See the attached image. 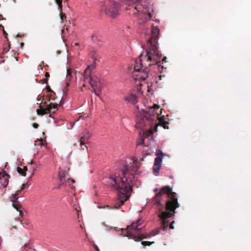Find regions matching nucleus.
Here are the masks:
<instances>
[{
  "label": "nucleus",
  "instance_id": "7ed1b4c3",
  "mask_svg": "<svg viewBox=\"0 0 251 251\" xmlns=\"http://www.w3.org/2000/svg\"><path fill=\"white\" fill-rule=\"evenodd\" d=\"M136 1L137 0H105L101 11L104 12L107 16L114 18L119 14L122 5H128V10L133 14H138L139 16L146 14V11H140L138 5H133ZM126 9L128 8H126Z\"/></svg>",
  "mask_w": 251,
  "mask_h": 251
},
{
  "label": "nucleus",
  "instance_id": "c9c22d12",
  "mask_svg": "<svg viewBox=\"0 0 251 251\" xmlns=\"http://www.w3.org/2000/svg\"><path fill=\"white\" fill-rule=\"evenodd\" d=\"M50 74L48 72H46L45 74V77L46 78L48 79V78L50 77Z\"/></svg>",
  "mask_w": 251,
  "mask_h": 251
},
{
  "label": "nucleus",
  "instance_id": "6e6552de",
  "mask_svg": "<svg viewBox=\"0 0 251 251\" xmlns=\"http://www.w3.org/2000/svg\"><path fill=\"white\" fill-rule=\"evenodd\" d=\"M9 177L10 176L5 171L0 173V183L4 188L8 185Z\"/></svg>",
  "mask_w": 251,
  "mask_h": 251
},
{
  "label": "nucleus",
  "instance_id": "ea45409f",
  "mask_svg": "<svg viewBox=\"0 0 251 251\" xmlns=\"http://www.w3.org/2000/svg\"><path fill=\"white\" fill-rule=\"evenodd\" d=\"M43 80H44V82L45 83L48 84V79H47V78H45V79H44Z\"/></svg>",
  "mask_w": 251,
  "mask_h": 251
},
{
  "label": "nucleus",
  "instance_id": "c03bdc74",
  "mask_svg": "<svg viewBox=\"0 0 251 251\" xmlns=\"http://www.w3.org/2000/svg\"><path fill=\"white\" fill-rule=\"evenodd\" d=\"M24 171H25V172L26 173V171L27 170V168L26 167H24V169H23Z\"/></svg>",
  "mask_w": 251,
  "mask_h": 251
},
{
  "label": "nucleus",
  "instance_id": "20e7f679",
  "mask_svg": "<svg viewBox=\"0 0 251 251\" xmlns=\"http://www.w3.org/2000/svg\"><path fill=\"white\" fill-rule=\"evenodd\" d=\"M159 34V29L157 27L152 26L151 28V37L148 42L150 46V49L147 52L144 57L147 61L150 62L149 66L151 67L153 65L157 66L158 67L160 63L161 54L159 53L155 43H157V38Z\"/></svg>",
  "mask_w": 251,
  "mask_h": 251
},
{
  "label": "nucleus",
  "instance_id": "a878e982",
  "mask_svg": "<svg viewBox=\"0 0 251 251\" xmlns=\"http://www.w3.org/2000/svg\"><path fill=\"white\" fill-rule=\"evenodd\" d=\"M49 97V100H54L56 98L55 93L54 92H52V93L50 94Z\"/></svg>",
  "mask_w": 251,
  "mask_h": 251
},
{
  "label": "nucleus",
  "instance_id": "f8f14e48",
  "mask_svg": "<svg viewBox=\"0 0 251 251\" xmlns=\"http://www.w3.org/2000/svg\"><path fill=\"white\" fill-rule=\"evenodd\" d=\"M142 222V219H138L135 222H133L131 225L127 226V228L129 229L139 231L141 228H139V226L141 225Z\"/></svg>",
  "mask_w": 251,
  "mask_h": 251
},
{
  "label": "nucleus",
  "instance_id": "5fc2aeb1",
  "mask_svg": "<svg viewBox=\"0 0 251 251\" xmlns=\"http://www.w3.org/2000/svg\"><path fill=\"white\" fill-rule=\"evenodd\" d=\"M1 58V56H0V58Z\"/></svg>",
  "mask_w": 251,
  "mask_h": 251
},
{
  "label": "nucleus",
  "instance_id": "09e8293b",
  "mask_svg": "<svg viewBox=\"0 0 251 251\" xmlns=\"http://www.w3.org/2000/svg\"><path fill=\"white\" fill-rule=\"evenodd\" d=\"M0 27H2V29L4 28V27L3 26V25H0Z\"/></svg>",
  "mask_w": 251,
  "mask_h": 251
},
{
  "label": "nucleus",
  "instance_id": "603ef678",
  "mask_svg": "<svg viewBox=\"0 0 251 251\" xmlns=\"http://www.w3.org/2000/svg\"><path fill=\"white\" fill-rule=\"evenodd\" d=\"M166 59V57H164L163 59V61H164Z\"/></svg>",
  "mask_w": 251,
  "mask_h": 251
},
{
  "label": "nucleus",
  "instance_id": "cd10ccee",
  "mask_svg": "<svg viewBox=\"0 0 251 251\" xmlns=\"http://www.w3.org/2000/svg\"><path fill=\"white\" fill-rule=\"evenodd\" d=\"M154 242H149V241H142L141 244L144 246H151V244H153Z\"/></svg>",
  "mask_w": 251,
  "mask_h": 251
},
{
  "label": "nucleus",
  "instance_id": "a211bd4d",
  "mask_svg": "<svg viewBox=\"0 0 251 251\" xmlns=\"http://www.w3.org/2000/svg\"><path fill=\"white\" fill-rule=\"evenodd\" d=\"M169 124V123L165 121L163 119H159V122L157 124H155V126L154 127V130L155 131H157V126H162L165 129H168V125Z\"/></svg>",
  "mask_w": 251,
  "mask_h": 251
},
{
  "label": "nucleus",
  "instance_id": "ddd939ff",
  "mask_svg": "<svg viewBox=\"0 0 251 251\" xmlns=\"http://www.w3.org/2000/svg\"><path fill=\"white\" fill-rule=\"evenodd\" d=\"M141 57H143L142 54H141L139 56V58L136 59L134 61L135 65L134 67V71L137 73L140 72V71L142 70V64L141 63L142 60L140 58Z\"/></svg>",
  "mask_w": 251,
  "mask_h": 251
},
{
  "label": "nucleus",
  "instance_id": "f257e3e1",
  "mask_svg": "<svg viewBox=\"0 0 251 251\" xmlns=\"http://www.w3.org/2000/svg\"><path fill=\"white\" fill-rule=\"evenodd\" d=\"M130 160L132 162L124 165L122 172V176L112 175L105 178L107 185L118 192V201L112 209H119L130 197L133 180L134 179L133 174L138 171L140 165V163H138L135 158H132Z\"/></svg>",
  "mask_w": 251,
  "mask_h": 251
},
{
  "label": "nucleus",
  "instance_id": "4be33fe9",
  "mask_svg": "<svg viewBox=\"0 0 251 251\" xmlns=\"http://www.w3.org/2000/svg\"><path fill=\"white\" fill-rule=\"evenodd\" d=\"M153 134V131L151 129H150L149 130L143 132V135H142L145 139L147 137H149L150 136H151Z\"/></svg>",
  "mask_w": 251,
  "mask_h": 251
},
{
  "label": "nucleus",
  "instance_id": "2eb2a0df",
  "mask_svg": "<svg viewBox=\"0 0 251 251\" xmlns=\"http://www.w3.org/2000/svg\"><path fill=\"white\" fill-rule=\"evenodd\" d=\"M13 203L12 206L20 213V215L22 216L23 215V212L21 210L22 208L21 204L18 201V198L15 199H12V200Z\"/></svg>",
  "mask_w": 251,
  "mask_h": 251
},
{
  "label": "nucleus",
  "instance_id": "0eeeda50",
  "mask_svg": "<svg viewBox=\"0 0 251 251\" xmlns=\"http://www.w3.org/2000/svg\"><path fill=\"white\" fill-rule=\"evenodd\" d=\"M157 157L155 158L154 163L153 167V172L155 175L158 174L161 167L163 152L161 150L157 151L156 152Z\"/></svg>",
  "mask_w": 251,
  "mask_h": 251
},
{
  "label": "nucleus",
  "instance_id": "4c0bfd02",
  "mask_svg": "<svg viewBox=\"0 0 251 251\" xmlns=\"http://www.w3.org/2000/svg\"><path fill=\"white\" fill-rule=\"evenodd\" d=\"M94 248L96 251H100L98 247L96 245H94Z\"/></svg>",
  "mask_w": 251,
  "mask_h": 251
},
{
  "label": "nucleus",
  "instance_id": "7c9ffc66",
  "mask_svg": "<svg viewBox=\"0 0 251 251\" xmlns=\"http://www.w3.org/2000/svg\"><path fill=\"white\" fill-rule=\"evenodd\" d=\"M72 182V183H74L75 182V180L74 179H70V178H68L67 180V181H66V183H68L69 184H70V182Z\"/></svg>",
  "mask_w": 251,
  "mask_h": 251
},
{
  "label": "nucleus",
  "instance_id": "5701e85b",
  "mask_svg": "<svg viewBox=\"0 0 251 251\" xmlns=\"http://www.w3.org/2000/svg\"><path fill=\"white\" fill-rule=\"evenodd\" d=\"M145 138L142 136H141L140 138L138 140L137 142V146H143L144 143Z\"/></svg>",
  "mask_w": 251,
  "mask_h": 251
},
{
  "label": "nucleus",
  "instance_id": "49530a36",
  "mask_svg": "<svg viewBox=\"0 0 251 251\" xmlns=\"http://www.w3.org/2000/svg\"><path fill=\"white\" fill-rule=\"evenodd\" d=\"M84 149H87V147H86V145H84V148H82V149H83V150H84Z\"/></svg>",
  "mask_w": 251,
  "mask_h": 251
},
{
  "label": "nucleus",
  "instance_id": "f704fd0d",
  "mask_svg": "<svg viewBox=\"0 0 251 251\" xmlns=\"http://www.w3.org/2000/svg\"><path fill=\"white\" fill-rule=\"evenodd\" d=\"M3 30V34L5 38H7V33L6 32V31L4 30V28L2 29Z\"/></svg>",
  "mask_w": 251,
  "mask_h": 251
},
{
  "label": "nucleus",
  "instance_id": "4468645a",
  "mask_svg": "<svg viewBox=\"0 0 251 251\" xmlns=\"http://www.w3.org/2000/svg\"><path fill=\"white\" fill-rule=\"evenodd\" d=\"M103 88V83L100 80L99 82L96 85H94V87H93L92 88L93 89L94 93L96 94V95L99 96Z\"/></svg>",
  "mask_w": 251,
  "mask_h": 251
},
{
  "label": "nucleus",
  "instance_id": "dca6fc26",
  "mask_svg": "<svg viewBox=\"0 0 251 251\" xmlns=\"http://www.w3.org/2000/svg\"><path fill=\"white\" fill-rule=\"evenodd\" d=\"M56 4L58 5V9L60 11V17L62 22H63L66 19V16L65 13L62 12V0H55Z\"/></svg>",
  "mask_w": 251,
  "mask_h": 251
},
{
  "label": "nucleus",
  "instance_id": "8fccbe9b",
  "mask_svg": "<svg viewBox=\"0 0 251 251\" xmlns=\"http://www.w3.org/2000/svg\"><path fill=\"white\" fill-rule=\"evenodd\" d=\"M75 46H78V43H75Z\"/></svg>",
  "mask_w": 251,
  "mask_h": 251
},
{
  "label": "nucleus",
  "instance_id": "bb28decb",
  "mask_svg": "<svg viewBox=\"0 0 251 251\" xmlns=\"http://www.w3.org/2000/svg\"><path fill=\"white\" fill-rule=\"evenodd\" d=\"M63 173H62V175L61 174V173L60 172L59 173V179H60V181L61 183V184H63L64 183V182L65 181V178H64V176H63Z\"/></svg>",
  "mask_w": 251,
  "mask_h": 251
},
{
  "label": "nucleus",
  "instance_id": "f3484780",
  "mask_svg": "<svg viewBox=\"0 0 251 251\" xmlns=\"http://www.w3.org/2000/svg\"><path fill=\"white\" fill-rule=\"evenodd\" d=\"M159 233V230L158 229H156L155 230H153L150 233H147V234H140L139 235V237H138L139 239L138 240L141 241L144 238H147L151 236H153L155 235L158 234Z\"/></svg>",
  "mask_w": 251,
  "mask_h": 251
},
{
  "label": "nucleus",
  "instance_id": "de8ad7c7",
  "mask_svg": "<svg viewBox=\"0 0 251 251\" xmlns=\"http://www.w3.org/2000/svg\"><path fill=\"white\" fill-rule=\"evenodd\" d=\"M42 140H40V141H39V144H41H41H42Z\"/></svg>",
  "mask_w": 251,
  "mask_h": 251
},
{
  "label": "nucleus",
  "instance_id": "393cba45",
  "mask_svg": "<svg viewBox=\"0 0 251 251\" xmlns=\"http://www.w3.org/2000/svg\"><path fill=\"white\" fill-rule=\"evenodd\" d=\"M17 171L19 173V174L22 175L23 176H26V173L25 172V171H24L21 168L18 167L17 168Z\"/></svg>",
  "mask_w": 251,
  "mask_h": 251
},
{
  "label": "nucleus",
  "instance_id": "2f4dec72",
  "mask_svg": "<svg viewBox=\"0 0 251 251\" xmlns=\"http://www.w3.org/2000/svg\"><path fill=\"white\" fill-rule=\"evenodd\" d=\"M9 49H7L6 48H3L2 53H6L8 50Z\"/></svg>",
  "mask_w": 251,
  "mask_h": 251
},
{
  "label": "nucleus",
  "instance_id": "72a5a7b5",
  "mask_svg": "<svg viewBox=\"0 0 251 251\" xmlns=\"http://www.w3.org/2000/svg\"><path fill=\"white\" fill-rule=\"evenodd\" d=\"M38 126H39V125H38V124H37V123H34V124H33V127L34 128H37L38 127Z\"/></svg>",
  "mask_w": 251,
  "mask_h": 251
},
{
  "label": "nucleus",
  "instance_id": "412c9836",
  "mask_svg": "<svg viewBox=\"0 0 251 251\" xmlns=\"http://www.w3.org/2000/svg\"><path fill=\"white\" fill-rule=\"evenodd\" d=\"M100 80L96 76L91 77L89 80V83L92 87V88L94 87V85H96Z\"/></svg>",
  "mask_w": 251,
  "mask_h": 251
},
{
  "label": "nucleus",
  "instance_id": "c756f323",
  "mask_svg": "<svg viewBox=\"0 0 251 251\" xmlns=\"http://www.w3.org/2000/svg\"><path fill=\"white\" fill-rule=\"evenodd\" d=\"M46 89H47V92H50V93L53 92V91L51 90V89H50V88L49 86H46Z\"/></svg>",
  "mask_w": 251,
  "mask_h": 251
},
{
  "label": "nucleus",
  "instance_id": "c85d7f7f",
  "mask_svg": "<svg viewBox=\"0 0 251 251\" xmlns=\"http://www.w3.org/2000/svg\"><path fill=\"white\" fill-rule=\"evenodd\" d=\"M91 39L93 42L95 43L98 41V36L96 35H92L91 36Z\"/></svg>",
  "mask_w": 251,
  "mask_h": 251
},
{
  "label": "nucleus",
  "instance_id": "423d86ee",
  "mask_svg": "<svg viewBox=\"0 0 251 251\" xmlns=\"http://www.w3.org/2000/svg\"><path fill=\"white\" fill-rule=\"evenodd\" d=\"M43 103L45 107H44L40 103V108L36 110L37 114L38 115L43 116L49 113L50 114V117H51L52 114L55 113L58 110V104L57 103L50 102L48 104L47 101H45ZM59 105H62L61 101H60Z\"/></svg>",
  "mask_w": 251,
  "mask_h": 251
},
{
  "label": "nucleus",
  "instance_id": "b1692460",
  "mask_svg": "<svg viewBox=\"0 0 251 251\" xmlns=\"http://www.w3.org/2000/svg\"><path fill=\"white\" fill-rule=\"evenodd\" d=\"M22 191V190L21 189H20L17 191L15 194H12V199H15L16 198H18L17 196L21 195Z\"/></svg>",
  "mask_w": 251,
  "mask_h": 251
},
{
  "label": "nucleus",
  "instance_id": "58836bf2",
  "mask_svg": "<svg viewBox=\"0 0 251 251\" xmlns=\"http://www.w3.org/2000/svg\"><path fill=\"white\" fill-rule=\"evenodd\" d=\"M26 184H23L20 189L22 190H24Z\"/></svg>",
  "mask_w": 251,
  "mask_h": 251
},
{
  "label": "nucleus",
  "instance_id": "1a4fd4ad",
  "mask_svg": "<svg viewBox=\"0 0 251 251\" xmlns=\"http://www.w3.org/2000/svg\"><path fill=\"white\" fill-rule=\"evenodd\" d=\"M91 137V134L88 130H85L83 132V135L80 139V146L82 147L88 143L89 139Z\"/></svg>",
  "mask_w": 251,
  "mask_h": 251
},
{
  "label": "nucleus",
  "instance_id": "9b49d317",
  "mask_svg": "<svg viewBox=\"0 0 251 251\" xmlns=\"http://www.w3.org/2000/svg\"><path fill=\"white\" fill-rule=\"evenodd\" d=\"M95 65L94 64L87 66L85 69L83 74V76L85 79H89V80H90V78L91 77L94 76L92 75V71L95 69Z\"/></svg>",
  "mask_w": 251,
  "mask_h": 251
},
{
  "label": "nucleus",
  "instance_id": "6ab92c4d",
  "mask_svg": "<svg viewBox=\"0 0 251 251\" xmlns=\"http://www.w3.org/2000/svg\"><path fill=\"white\" fill-rule=\"evenodd\" d=\"M125 100L126 101L131 102L133 104H135L137 102V97L135 95L130 94L125 98Z\"/></svg>",
  "mask_w": 251,
  "mask_h": 251
},
{
  "label": "nucleus",
  "instance_id": "e433bc0d",
  "mask_svg": "<svg viewBox=\"0 0 251 251\" xmlns=\"http://www.w3.org/2000/svg\"><path fill=\"white\" fill-rule=\"evenodd\" d=\"M174 223V221H173V222L171 223V225H170V228L171 229H174V226H173V223Z\"/></svg>",
  "mask_w": 251,
  "mask_h": 251
},
{
  "label": "nucleus",
  "instance_id": "79ce46f5",
  "mask_svg": "<svg viewBox=\"0 0 251 251\" xmlns=\"http://www.w3.org/2000/svg\"><path fill=\"white\" fill-rule=\"evenodd\" d=\"M5 20V19L3 18V16L2 15L0 14V20Z\"/></svg>",
  "mask_w": 251,
  "mask_h": 251
},
{
  "label": "nucleus",
  "instance_id": "9d476101",
  "mask_svg": "<svg viewBox=\"0 0 251 251\" xmlns=\"http://www.w3.org/2000/svg\"><path fill=\"white\" fill-rule=\"evenodd\" d=\"M138 74L136 75L137 78L136 79L141 80L142 81H144L146 80L149 77V73L148 72V69H146L145 70H141L140 72H138Z\"/></svg>",
  "mask_w": 251,
  "mask_h": 251
},
{
  "label": "nucleus",
  "instance_id": "f03ea898",
  "mask_svg": "<svg viewBox=\"0 0 251 251\" xmlns=\"http://www.w3.org/2000/svg\"><path fill=\"white\" fill-rule=\"evenodd\" d=\"M153 191L156 194L153 201L155 205L158 206V216L161 220L160 228L165 230L169 226L168 219L174 216L175 210L179 207V204L176 198V193L173 192L169 186H163L159 190L156 188Z\"/></svg>",
  "mask_w": 251,
  "mask_h": 251
},
{
  "label": "nucleus",
  "instance_id": "37998d69",
  "mask_svg": "<svg viewBox=\"0 0 251 251\" xmlns=\"http://www.w3.org/2000/svg\"><path fill=\"white\" fill-rule=\"evenodd\" d=\"M37 100L38 101H41V97L38 96V98H37Z\"/></svg>",
  "mask_w": 251,
  "mask_h": 251
},
{
  "label": "nucleus",
  "instance_id": "39448f33",
  "mask_svg": "<svg viewBox=\"0 0 251 251\" xmlns=\"http://www.w3.org/2000/svg\"><path fill=\"white\" fill-rule=\"evenodd\" d=\"M159 108V106L154 104V107H151L148 112L141 114L137 120V127L141 128L150 126L153 121L158 119L159 114L155 111V109Z\"/></svg>",
  "mask_w": 251,
  "mask_h": 251
},
{
  "label": "nucleus",
  "instance_id": "473e14b6",
  "mask_svg": "<svg viewBox=\"0 0 251 251\" xmlns=\"http://www.w3.org/2000/svg\"><path fill=\"white\" fill-rule=\"evenodd\" d=\"M67 30H68L67 28L66 27V28H65V27H64L62 29V32L63 34H65L66 31H67Z\"/></svg>",
  "mask_w": 251,
  "mask_h": 251
},
{
  "label": "nucleus",
  "instance_id": "aec40b11",
  "mask_svg": "<svg viewBox=\"0 0 251 251\" xmlns=\"http://www.w3.org/2000/svg\"><path fill=\"white\" fill-rule=\"evenodd\" d=\"M72 77V70L70 69H68L67 71V75L66 77V81L67 84L66 87H67L69 86V83L71 81Z\"/></svg>",
  "mask_w": 251,
  "mask_h": 251
},
{
  "label": "nucleus",
  "instance_id": "3c124183",
  "mask_svg": "<svg viewBox=\"0 0 251 251\" xmlns=\"http://www.w3.org/2000/svg\"><path fill=\"white\" fill-rule=\"evenodd\" d=\"M28 247V245H25V248H27Z\"/></svg>",
  "mask_w": 251,
  "mask_h": 251
},
{
  "label": "nucleus",
  "instance_id": "864d4df0",
  "mask_svg": "<svg viewBox=\"0 0 251 251\" xmlns=\"http://www.w3.org/2000/svg\"><path fill=\"white\" fill-rule=\"evenodd\" d=\"M85 84H83V87H85Z\"/></svg>",
  "mask_w": 251,
  "mask_h": 251
},
{
  "label": "nucleus",
  "instance_id": "a19ab883",
  "mask_svg": "<svg viewBox=\"0 0 251 251\" xmlns=\"http://www.w3.org/2000/svg\"><path fill=\"white\" fill-rule=\"evenodd\" d=\"M148 16L149 18L151 19V14L149 12L148 13Z\"/></svg>",
  "mask_w": 251,
  "mask_h": 251
},
{
  "label": "nucleus",
  "instance_id": "a18cd8bd",
  "mask_svg": "<svg viewBox=\"0 0 251 251\" xmlns=\"http://www.w3.org/2000/svg\"><path fill=\"white\" fill-rule=\"evenodd\" d=\"M24 43H21L20 44V46H21V48H23V47L24 46Z\"/></svg>",
  "mask_w": 251,
  "mask_h": 251
}]
</instances>
